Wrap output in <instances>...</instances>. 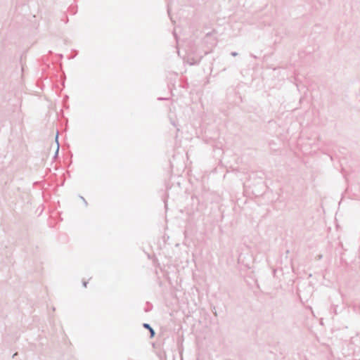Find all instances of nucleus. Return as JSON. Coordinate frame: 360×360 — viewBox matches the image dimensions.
Masks as SVG:
<instances>
[{"label": "nucleus", "mask_w": 360, "mask_h": 360, "mask_svg": "<svg viewBox=\"0 0 360 360\" xmlns=\"http://www.w3.org/2000/svg\"><path fill=\"white\" fill-rule=\"evenodd\" d=\"M143 326H144L145 328H148V329H150V326H149L148 324H147V323H145V324L143 325Z\"/></svg>", "instance_id": "obj_2"}, {"label": "nucleus", "mask_w": 360, "mask_h": 360, "mask_svg": "<svg viewBox=\"0 0 360 360\" xmlns=\"http://www.w3.org/2000/svg\"><path fill=\"white\" fill-rule=\"evenodd\" d=\"M150 334H151V337H153L154 335H155V332L154 330H153V328H150Z\"/></svg>", "instance_id": "obj_1"}]
</instances>
